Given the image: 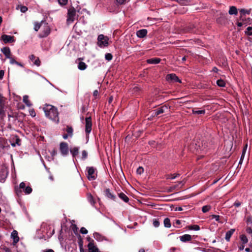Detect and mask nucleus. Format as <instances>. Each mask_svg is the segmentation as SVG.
I'll list each match as a JSON object with an SVG mask.
<instances>
[{"instance_id": "nucleus-1", "label": "nucleus", "mask_w": 252, "mask_h": 252, "mask_svg": "<svg viewBox=\"0 0 252 252\" xmlns=\"http://www.w3.org/2000/svg\"><path fill=\"white\" fill-rule=\"evenodd\" d=\"M43 110L47 118L57 124L59 123V112L56 107L50 104H45Z\"/></svg>"}, {"instance_id": "nucleus-2", "label": "nucleus", "mask_w": 252, "mask_h": 252, "mask_svg": "<svg viewBox=\"0 0 252 252\" xmlns=\"http://www.w3.org/2000/svg\"><path fill=\"white\" fill-rule=\"evenodd\" d=\"M76 17V10L74 7L70 8L68 10L67 23L69 24L72 23Z\"/></svg>"}, {"instance_id": "nucleus-3", "label": "nucleus", "mask_w": 252, "mask_h": 252, "mask_svg": "<svg viewBox=\"0 0 252 252\" xmlns=\"http://www.w3.org/2000/svg\"><path fill=\"white\" fill-rule=\"evenodd\" d=\"M87 178L90 180H94L96 177V174L95 173V169L93 167H87Z\"/></svg>"}, {"instance_id": "nucleus-4", "label": "nucleus", "mask_w": 252, "mask_h": 252, "mask_svg": "<svg viewBox=\"0 0 252 252\" xmlns=\"http://www.w3.org/2000/svg\"><path fill=\"white\" fill-rule=\"evenodd\" d=\"M97 44L99 47L107 46L108 38L103 34H100L97 38Z\"/></svg>"}, {"instance_id": "nucleus-5", "label": "nucleus", "mask_w": 252, "mask_h": 252, "mask_svg": "<svg viewBox=\"0 0 252 252\" xmlns=\"http://www.w3.org/2000/svg\"><path fill=\"white\" fill-rule=\"evenodd\" d=\"M166 80L169 83L179 82L181 83V80L174 73L167 74L166 76Z\"/></svg>"}, {"instance_id": "nucleus-6", "label": "nucleus", "mask_w": 252, "mask_h": 252, "mask_svg": "<svg viewBox=\"0 0 252 252\" xmlns=\"http://www.w3.org/2000/svg\"><path fill=\"white\" fill-rule=\"evenodd\" d=\"M60 151L63 156H66L68 153V144L65 142H61L60 144Z\"/></svg>"}, {"instance_id": "nucleus-7", "label": "nucleus", "mask_w": 252, "mask_h": 252, "mask_svg": "<svg viewBox=\"0 0 252 252\" xmlns=\"http://www.w3.org/2000/svg\"><path fill=\"white\" fill-rule=\"evenodd\" d=\"M0 115L5 116V100L4 97L0 94Z\"/></svg>"}, {"instance_id": "nucleus-8", "label": "nucleus", "mask_w": 252, "mask_h": 252, "mask_svg": "<svg viewBox=\"0 0 252 252\" xmlns=\"http://www.w3.org/2000/svg\"><path fill=\"white\" fill-rule=\"evenodd\" d=\"M92 120L91 117H87L85 119V131L87 134L90 133L92 130Z\"/></svg>"}, {"instance_id": "nucleus-9", "label": "nucleus", "mask_w": 252, "mask_h": 252, "mask_svg": "<svg viewBox=\"0 0 252 252\" xmlns=\"http://www.w3.org/2000/svg\"><path fill=\"white\" fill-rule=\"evenodd\" d=\"M168 110V108L166 106L160 107L158 109L154 110L152 113L153 116H157L159 114H162Z\"/></svg>"}, {"instance_id": "nucleus-10", "label": "nucleus", "mask_w": 252, "mask_h": 252, "mask_svg": "<svg viewBox=\"0 0 252 252\" xmlns=\"http://www.w3.org/2000/svg\"><path fill=\"white\" fill-rule=\"evenodd\" d=\"M1 38L5 43H11L14 41V37L11 35L3 34Z\"/></svg>"}, {"instance_id": "nucleus-11", "label": "nucleus", "mask_w": 252, "mask_h": 252, "mask_svg": "<svg viewBox=\"0 0 252 252\" xmlns=\"http://www.w3.org/2000/svg\"><path fill=\"white\" fill-rule=\"evenodd\" d=\"M30 60L33 62V64L37 66L40 64V61L39 59L35 57L33 55H31L29 56Z\"/></svg>"}, {"instance_id": "nucleus-12", "label": "nucleus", "mask_w": 252, "mask_h": 252, "mask_svg": "<svg viewBox=\"0 0 252 252\" xmlns=\"http://www.w3.org/2000/svg\"><path fill=\"white\" fill-rule=\"evenodd\" d=\"M11 237L13 239V244L15 245L19 241V238L18 236V232L16 230H13L11 234Z\"/></svg>"}, {"instance_id": "nucleus-13", "label": "nucleus", "mask_w": 252, "mask_h": 252, "mask_svg": "<svg viewBox=\"0 0 252 252\" xmlns=\"http://www.w3.org/2000/svg\"><path fill=\"white\" fill-rule=\"evenodd\" d=\"M147 34V30L142 29L137 31L136 35L139 38L144 37Z\"/></svg>"}, {"instance_id": "nucleus-14", "label": "nucleus", "mask_w": 252, "mask_h": 252, "mask_svg": "<svg viewBox=\"0 0 252 252\" xmlns=\"http://www.w3.org/2000/svg\"><path fill=\"white\" fill-rule=\"evenodd\" d=\"M1 52L4 54L7 59L10 58L11 55L10 50L9 47H5L1 49Z\"/></svg>"}, {"instance_id": "nucleus-15", "label": "nucleus", "mask_w": 252, "mask_h": 252, "mask_svg": "<svg viewBox=\"0 0 252 252\" xmlns=\"http://www.w3.org/2000/svg\"><path fill=\"white\" fill-rule=\"evenodd\" d=\"M160 59L158 58H151L147 60V63L150 64H156L159 63Z\"/></svg>"}, {"instance_id": "nucleus-16", "label": "nucleus", "mask_w": 252, "mask_h": 252, "mask_svg": "<svg viewBox=\"0 0 252 252\" xmlns=\"http://www.w3.org/2000/svg\"><path fill=\"white\" fill-rule=\"evenodd\" d=\"M180 240L182 242H186L187 241H189L191 239V236L189 234H185L183 236H180Z\"/></svg>"}, {"instance_id": "nucleus-17", "label": "nucleus", "mask_w": 252, "mask_h": 252, "mask_svg": "<svg viewBox=\"0 0 252 252\" xmlns=\"http://www.w3.org/2000/svg\"><path fill=\"white\" fill-rule=\"evenodd\" d=\"M234 229H231L226 233L225 239L227 242L229 241L232 235L234 233Z\"/></svg>"}, {"instance_id": "nucleus-18", "label": "nucleus", "mask_w": 252, "mask_h": 252, "mask_svg": "<svg viewBox=\"0 0 252 252\" xmlns=\"http://www.w3.org/2000/svg\"><path fill=\"white\" fill-rule=\"evenodd\" d=\"M105 194L106 197L111 199L115 200V196L110 192L109 189H106L105 190Z\"/></svg>"}, {"instance_id": "nucleus-19", "label": "nucleus", "mask_w": 252, "mask_h": 252, "mask_svg": "<svg viewBox=\"0 0 252 252\" xmlns=\"http://www.w3.org/2000/svg\"><path fill=\"white\" fill-rule=\"evenodd\" d=\"M79 149V148L77 147H73L70 149V153L73 158L75 157L78 154Z\"/></svg>"}, {"instance_id": "nucleus-20", "label": "nucleus", "mask_w": 252, "mask_h": 252, "mask_svg": "<svg viewBox=\"0 0 252 252\" xmlns=\"http://www.w3.org/2000/svg\"><path fill=\"white\" fill-rule=\"evenodd\" d=\"M228 13L230 15H236L238 13V11L235 6H232L230 7Z\"/></svg>"}, {"instance_id": "nucleus-21", "label": "nucleus", "mask_w": 252, "mask_h": 252, "mask_svg": "<svg viewBox=\"0 0 252 252\" xmlns=\"http://www.w3.org/2000/svg\"><path fill=\"white\" fill-rule=\"evenodd\" d=\"M87 199L89 202L92 205L94 206L95 202L94 200V198L93 196L91 194H87Z\"/></svg>"}, {"instance_id": "nucleus-22", "label": "nucleus", "mask_w": 252, "mask_h": 252, "mask_svg": "<svg viewBox=\"0 0 252 252\" xmlns=\"http://www.w3.org/2000/svg\"><path fill=\"white\" fill-rule=\"evenodd\" d=\"M247 148V145L246 144L243 148L242 154V155H241V158H240V159L239 161V164H241L242 162H243V160L245 156Z\"/></svg>"}, {"instance_id": "nucleus-23", "label": "nucleus", "mask_w": 252, "mask_h": 252, "mask_svg": "<svg viewBox=\"0 0 252 252\" xmlns=\"http://www.w3.org/2000/svg\"><path fill=\"white\" fill-rule=\"evenodd\" d=\"M87 65L86 64L82 62H80L78 64V68L79 69L81 70H84L87 68Z\"/></svg>"}, {"instance_id": "nucleus-24", "label": "nucleus", "mask_w": 252, "mask_h": 252, "mask_svg": "<svg viewBox=\"0 0 252 252\" xmlns=\"http://www.w3.org/2000/svg\"><path fill=\"white\" fill-rule=\"evenodd\" d=\"M119 197L124 200L125 202H128L129 199L128 197L124 193H120L119 194Z\"/></svg>"}, {"instance_id": "nucleus-25", "label": "nucleus", "mask_w": 252, "mask_h": 252, "mask_svg": "<svg viewBox=\"0 0 252 252\" xmlns=\"http://www.w3.org/2000/svg\"><path fill=\"white\" fill-rule=\"evenodd\" d=\"M23 102L29 107L32 106V103L30 102L29 100V96L27 95H25L23 96Z\"/></svg>"}, {"instance_id": "nucleus-26", "label": "nucleus", "mask_w": 252, "mask_h": 252, "mask_svg": "<svg viewBox=\"0 0 252 252\" xmlns=\"http://www.w3.org/2000/svg\"><path fill=\"white\" fill-rule=\"evenodd\" d=\"M89 252H98V249L93 245H89Z\"/></svg>"}, {"instance_id": "nucleus-27", "label": "nucleus", "mask_w": 252, "mask_h": 252, "mask_svg": "<svg viewBox=\"0 0 252 252\" xmlns=\"http://www.w3.org/2000/svg\"><path fill=\"white\" fill-rule=\"evenodd\" d=\"M242 244H246L248 243V240L245 235H241L240 237Z\"/></svg>"}, {"instance_id": "nucleus-28", "label": "nucleus", "mask_w": 252, "mask_h": 252, "mask_svg": "<svg viewBox=\"0 0 252 252\" xmlns=\"http://www.w3.org/2000/svg\"><path fill=\"white\" fill-rule=\"evenodd\" d=\"M164 226L167 228H169L171 227V223L170 219L168 218H165L164 220Z\"/></svg>"}, {"instance_id": "nucleus-29", "label": "nucleus", "mask_w": 252, "mask_h": 252, "mask_svg": "<svg viewBox=\"0 0 252 252\" xmlns=\"http://www.w3.org/2000/svg\"><path fill=\"white\" fill-rule=\"evenodd\" d=\"M178 3L182 5H188L190 3L189 0H175Z\"/></svg>"}, {"instance_id": "nucleus-30", "label": "nucleus", "mask_w": 252, "mask_h": 252, "mask_svg": "<svg viewBox=\"0 0 252 252\" xmlns=\"http://www.w3.org/2000/svg\"><path fill=\"white\" fill-rule=\"evenodd\" d=\"M94 238L97 240V241H102L103 238H102V237L101 236V235L99 234L98 233H97V232H95L94 233Z\"/></svg>"}, {"instance_id": "nucleus-31", "label": "nucleus", "mask_w": 252, "mask_h": 252, "mask_svg": "<svg viewBox=\"0 0 252 252\" xmlns=\"http://www.w3.org/2000/svg\"><path fill=\"white\" fill-rule=\"evenodd\" d=\"M188 228L189 230L198 231L200 229V227L198 225H191L188 226Z\"/></svg>"}, {"instance_id": "nucleus-32", "label": "nucleus", "mask_w": 252, "mask_h": 252, "mask_svg": "<svg viewBox=\"0 0 252 252\" xmlns=\"http://www.w3.org/2000/svg\"><path fill=\"white\" fill-rule=\"evenodd\" d=\"M251 11V9H241L240 10V13L241 14L245 15V14H250Z\"/></svg>"}, {"instance_id": "nucleus-33", "label": "nucleus", "mask_w": 252, "mask_h": 252, "mask_svg": "<svg viewBox=\"0 0 252 252\" xmlns=\"http://www.w3.org/2000/svg\"><path fill=\"white\" fill-rule=\"evenodd\" d=\"M217 85L220 87H224L225 86V82L221 79L218 80L217 81Z\"/></svg>"}, {"instance_id": "nucleus-34", "label": "nucleus", "mask_w": 252, "mask_h": 252, "mask_svg": "<svg viewBox=\"0 0 252 252\" xmlns=\"http://www.w3.org/2000/svg\"><path fill=\"white\" fill-rule=\"evenodd\" d=\"M192 113L193 114L201 115V114H205V110H192Z\"/></svg>"}, {"instance_id": "nucleus-35", "label": "nucleus", "mask_w": 252, "mask_h": 252, "mask_svg": "<svg viewBox=\"0 0 252 252\" xmlns=\"http://www.w3.org/2000/svg\"><path fill=\"white\" fill-rule=\"evenodd\" d=\"M66 132L68 133L70 137H71L73 134V128L71 127L67 126L66 129Z\"/></svg>"}, {"instance_id": "nucleus-36", "label": "nucleus", "mask_w": 252, "mask_h": 252, "mask_svg": "<svg viewBox=\"0 0 252 252\" xmlns=\"http://www.w3.org/2000/svg\"><path fill=\"white\" fill-rule=\"evenodd\" d=\"M211 209V206L209 205H205L202 208V211L203 213H206L209 211Z\"/></svg>"}, {"instance_id": "nucleus-37", "label": "nucleus", "mask_w": 252, "mask_h": 252, "mask_svg": "<svg viewBox=\"0 0 252 252\" xmlns=\"http://www.w3.org/2000/svg\"><path fill=\"white\" fill-rule=\"evenodd\" d=\"M24 191L26 194H30L32 191V189L30 187L28 186L25 188V189H24Z\"/></svg>"}, {"instance_id": "nucleus-38", "label": "nucleus", "mask_w": 252, "mask_h": 252, "mask_svg": "<svg viewBox=\"0 0 252 252\" xmlns=\"http://www.w3.org/2000/svg\"><path fill=\"white\" fill-rule=\"evenodd\" d=\"M112 55L110 53H107L105 55V58L106 60L110 61L112 59Z\"/></svg>"}, {"instance_id": "nucleus-39", "label": "nucleus", "mask_w": 252, "mask_h": 252, "mask_svg": "<svg viewBox=\"0 0 252 252\" xmlns=\"http://www.w3.org/2000/svg\"><path fill=\"white\" fill-rule=\"evenodd\" d=\"M41 27V24L39 23H35L34 25V30L35 31H38Z\"/></svg>"}, {"instance_id": "nucleus-40", "label": "nucleus", "mask_w": 252, "mask_h": 252, "mask_svg": "<svg viewBox=\"0 0 252 252\" xmlns=\"http://www.w3.org/2000/svg\"><path fill=\"white\" fill-rule=\"evenodd\" d=\"M50 32V28H49L48 26H46L45 33L44 34V36H47L49 34Z\"/></svg>"}, {"instance_id": "nucleus-41", "label": "nucleus", "mask_w": 252, "mask_h": 252, "mask_svg": "<svg viewBox=\"0 0 252 252\" xmlns=\"http://www.w3.org/2000/svg\"><path fill=\"white\" fill-rule=\"evenodd\" d=\"M144 171V169L142 167H139L136 171L138 174L141 175Z\"/></svg>"}, {"instance_id": "nucleus-42", "label": "nucleus", "mask_w": 252, "mask_h": 252, "mask_svg": "<svg viewBox=\"0 0 252 252\" xmlns=\"http://www.w3.org/2000/svg\"><path fill=\"white\" fill-rule=\"evenodd\" d=\"M82 158L83 159H86L87 158V156H88L87 152L86 151H85V150L83 151L82 153Z\"/></svg>"}, {"instance_id": "nucleus-43", "label": "nucleus", "mask_w": 252, "mask_h": 252, "mask_svg": "<svg viewBox=\"0 0 252 252\" xmlns=\"http://www.w3.org/2000/svg\"><path fill=\"white\" fill-rule=\"evenodd\" d=\"M59 4L62 5H65L67 2V0H58Z\"/></svg>"}, {"instance_id": "nucleus-44", "label": "nucleus", "mask_w": 252, "mask_h": 252, "mask_svg": "<svg viewBox=\"0 0 252 252\" xmlns=\"http://www.w3.org/2000/svg\"><path fill=\"white\" fill-rule=\"evenodd\" d=\"M27 10H28V8L26 6H20V11L24 13V12H26Z\"/></svg>"}, {"instance_id": "nucleus-45", "label": "nucleus", "mask_w": 252, "mask_h": 252, "mask_svg": "<svg viewBox=\"0 0 252 252\" xmlns=\"http://www.w3.org/2000/svg\"><path fill=\"white\" fill-rule=\"evenodd\" d=\"M80 232L83 234H86L88 233V230L85 227H82L80 229Z\"/></svg>"}, {"instance_id": "nucleus-46", "label": "nucleus", "mask_w": 252, "mask_h": 252, "mask_svg": "<svg viewBox=\"0 0 252 252\" xmlns=\"http://www.w3.org/2000/svg\"><path fill=\"white\" fill-rule=\"evenodd\" d=\"M247 31L246 32V33L248 35H252V32H251L252 30V28L251 27H248L247 29Z\"/></svg>"}, {"instance_id": "nucleus-47", "label": "nucleus", "mask_w": 252, "mask_h": 252, "mask_svg": "<svg viewBox=\"0 0 252 252\" xmlns=\"http://www.w3.org/2000/svg\"><path fill=\"white\" fill-rule=\"evenodd\" d=\"M211 217L212 219H215L217 221H219L220 220V216L218 215H213L211 216Z\"/></svg>"}, {"instance_id": "nucleus-48", "label": "nucleus", "mask_w": 252, "mask_h": 252, "mask_svg": "<svg viewBox=\"0 0 252 252\" xmlns=\"http://www.w3.org/2000/svg\"><path fill=\"white\" fill-rule=\"evenodd\" d=\"M29 112H30V115L32 117H34L35 116L36 114L33 109H30L29 111Z\"/></svg>"}, {"instance_id": "nucleus-49", "label": "nucleus", "mask_w": 252, "mask_h": 252, "mask_svg": "<svg viewBox=\"0 0 252 252\" xmlns=\"http://www.w3.org/2000/svg\"><path fill=\"white\" fill-rule=\"evenodd\" d=\"M153 225L155 227H157L159 225V222L158 221L155 220L153 222Z\"/></svg>"}, {"instance_id": "nucleus-50", "label": "nucleus", "mask_w": 252, "mask_h": 252, "mask_svg": "<svg viewBox=\"0 0 252 252\" xmlns=\"http://www.w3.org/2000/svg\"><path fill=\"white\" fill-rule=\"evenodd\" d=\"M8 59L10 60V63L11 64H16V61L13 58L10 57V58Z\"/></svg>"}, {"instance_id": "nucleus-51", "label": "nucleus", "mask_w": 252, "mask_h": 252, "mask_svg": "<svg viewBox=\"0 0 252 252\" xmlns=\"http://www.w3.org/2000/svg\"><path fill=\"white\" fill-rule=\"evenodd\" d=\"M126 0H116L117 2L119 4H124Z\"/></svg>"}, {"instance_id": "nucleus-52", "label": "nucleus", "mask_w": 252, "mask_h": 252, "mask_svg": "<svg viewBox=\"0 0 252 252\" xmlns=\"http://www.w3.org/2000/svg\"><path fill=\"white\" fill-rule=\"evenodd\" d=\"M4 71L3 70H0V79H2L3 77Z\"/></svg>"}, {"instance_id": "nucleus-53", "label": "nucleus", "mask_w": 252, "mask_h": 252, "mask_svg": "<svg viewBox=\"0 0 252 252\" xmlns=\"http://www.w3.org/2000/svg\"><path fill=\"white\" fill-rule=\"evenodd\" d=\"M25 187H26V185H25V183L22 182L20 183V188L21 189H24L26 188Z\"/></svg>"}, {"instance_id": "nucleus-54", "label": "nucleus", "mask_w": 252, "mask_h": 252, "mask_svg": "<svg viewBox=\"0 0 252 252\" xmlns=\"http://www.w3.org/2000/svg\"><path fill=\"white\" fill-rule=\"evenodd\" d=\"M244 245L245 244H241L239 247H238V248H239V250L240 251H242L244 249Z\"/></svg>"}, {"instance_id": "nucleus-55", "label": "nucleus", "mask_w": 252, "mask_h": 252, "mask_svg": "<svg viewBox=\"0 0 252 252\" xmlns=\"http://www.w3.org/2000/svg\"><path fill=\"white\" fill-rule=\"evenodd\" d=\"M177 248L175 247H172L170 249L169 251L170 252H175L177 250Z\"/></svg>"}, {"instance_id": "nucleus-56", "label": "nucleus", "mask_w": 252, "mask_h": 252, "mask_svg": "<svg viewBox=\"0 0 252 252\" xmlns=\"http://www.w3.org/2000/svg\"><path fill=\"white\" fill-rule=\"evenodd\" d=\"M234 205L237 207H239L241 205V203L240 202H235Z\"/></svg>"}, {"instance_id": "nucleus-57", "label": "nucleus", "mask_w": 252, "mask_h": 252, "mask_svg": "<svg viewBox=\"0 0 252 252\" xmlns=\"http://www.w3.org/2000/svg\"><path fill=\"white\" fill-rule=\"evenodd\" d=\"M179 175L178 174H176V175L175 176H174V175H171V177H169V179H175L178 176H179Z\"/></svg>"}, {"instance_id": "nucleus-58", "label": "nucleus", "mask_w": 252, "mask_h": 252, "mask_svg": "<svg viewBox=\"0 0 252 252\" xmlns=\"http://www.w3.org/2000/svg\"><path fill=\"white\" fill-rule=\"evenodd\" d=\"M93 94L94 96H97L98 94V92L97 90H95L94 93H93Z\"/></svg>"}, {"instance_id": "nucleus-59", "label": "nucleus", "mask_w": 252, "mask_h": 252, "mask_svg": "<svg viewBox=\"0 0 252 252\" xmlns=\"http://www.w3.org/2000/svg\"><path fill=\"white\" fill-rule=\"evenodd\" d=\"M176 211H181L182 210H183L182 207H176V209H175Z\"/></svg>"}, {"instance_id": "nucleus-60", "label": "nucleus", "mask_w": 252, "mask_h": 252, "mask_svg": "<svg viewBox=\"0 0 252 252\" xmlns=\"http://www.w3.org/2000/svg\"><path fill=\"white\" fill-rule=\"evenodd\" d=\"M245 251L247 252H252V250H251L249 248H247L245 249Z\"/></svg>"}, {"instance_id": "nucleus-61", "label": "nucleus", "mask_w": 252, "mask_h": 252, "mask_svg": "<svg viewBox=\"0 0 252 252\" xmlns=\"http://www.w3.org/2000/svg\"><path fill=\"white\" fill-rule=\"evenodd\" d=\"M52 156H54L57 154V151L55 150H53L52 152L51 153Z\"/></svg>"}, {"instance_id": "nucleus-62", "label": "nucleus", "mask_w": 252, "mask_h": 252, "mask_svg": "<svg viewBox=\"0 0 252 252\" xmlns=\"http://www.w3.org/2000/svg\"><path fill=\"white\" fill-rule=\"evenodd\" d=\"M69 136V134H64L63 135V138L64 139H66L68 138V137Z\"/></svg>"}, {"instance_id": "nucleus-63", "label": "nucleus", "mask_w": 252, "mask_h": 252, "mask_svg": "<svg viewBox=\"0 0 252 252\" xmlns=\"http://www.w3.org/2000/svg\"><path fill=\"white\" fill-rule=\"evenodd\" d=\"M175 223H176V224L179 225V224H181V221L180 220H176Z\"/></svg>"}, {"instance_id": "nucleus-64", "label": "nucleus", "mask_w": 252, "mask_h": 252, "mask_svg": "<svg viewBox=\"0 0 252 252\" xmlns=\"http://www.w3.org/2000/svg\"><path fill=\"white\" fill-rule=\"evenodd\" d=\"M44 252H54V251L52 249H48L44 251Z\"/></svg>"}]
</instances>
